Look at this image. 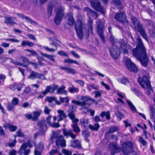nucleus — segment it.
Masks as SVG:
<instances>
[{
    "instance_id": "56",
    "label": "nucleus",
    "mask_w": 155,
    "mask_h": 155,
    "mask_svg": "<svg viewBox=\"0 0 155 155\" xmlns=\"http://www.w3.org/2000/svg\"><path fill=\"white\" fill-rule=\"evenodd\" d=\"M25 116L27 119L29 120L31 119L32 120V118L33 117L32 115L31 114H26L25 115Z\"/></svg>"
},
{
    "instance_id": "54",
    "label": "nucleus",
    "mask_w": 155,
    "mask_h": 155,
    "mask_svg": "<svg viewBox=\"0 0 155 155\" xmlns=\"http://www.w3.org/2000/svg\"><path fill=\"white\" fill-rule=\"evenodd\" d=\"M27 36L29 38L34 41H36V39L34 35L32 34H29L27 35Z\"/></svg>"
},
{
    "instance_id": "8",
    "label": "nucleus",
    "mask_w": 155,
    "mask_h": 155,
    "mask_svg": "<svg viewBox=\"0 0 155 155\" xmlns=\"http://www.w3.org/2000/svg\"><path fill=\"white\" fill-rule=\"evenodd\" d=\"M131 20L134 24L135 29L139 31L142 37L147 41H148V39L144 31L142 26L139 24V21L134 17H133Z\"/></svg>"
},
{
    "instance_id": "6",
    "label": "nucleus",
    "mask_w": 155,
    "mask_h": 155,
    "mask_svg": "<svg viewBox=\"0 0 155 155\" xmlns=\"http://www.w3.org/2000/svg\"><path fill=\"white\" fill-rule=\"evenodd\" d=\"M149 77L148 76H144L143 78L140 77L138 81L141 87L147 89V94L149 95L152 90L150 81Z\"/></svg>"
},
{
    "instance_id": "9",
    "label": "nucleus",
    "mask_w": 155,
    "mask_h": 155,
    "mask_svg": "<svg viewBox=\"0 0 155 155\" xmlns=\"http://www.w3.org/2000/svg\"><path fill=\"white\" fill-rule=\"evenodd\" d=\"M76 98L77 99L79 100H83V101H80L75 100H73L72 101V103L74 104H75L77 105H80L81 106H85L86 105L88 106H90L91 104L87 103L89 100V97L88 96H83L81 95H78Z\"/></svg>"
},
{
    "instance_id": "31",
    "label": "nucleus",
    "mask_w": 155,
    "mask_h": 155,
    "mask_svg": "<svg viewBox=\"0 0 155 155\" xmlns=\"http://www.w3.org/2000/svg\"><path fill=\"white\" fill-rule=\"evenodd\" d=\"M4 127H8L10 130L12 131H14L17 129L16 126H13L12 124H6L4 125Z\"/></svg>"
},
{
    "instance_id": "19",
    "label": "nucleus",
    "mask_w": 155,
    "mask_h": 155,
    "mask_svg": "<svg viewBox=\"0 0 155 155\" xmlns=\"http://www.w3.org/2000/svg\"><path fill=\"white\" fill-rule=\"evenodd\" d=\"M4 23L7 24L14 25L16 24L15 21L16 20V18L15 17H12L10 16H4Z\"/></svg>"
},
{
    "instance_id": "60",
    "label": "nucleus",
    "mask_w": 155,
    "mask_h": 155,
    "mask_svg": "<svg viewBox=\"0 0 155 155\" xmlns=\"http://www.w3.org/2000/svg\"><path fill=\"white\" fill-rule=\"evenodd\" d=\"M93 118L95 122H99L101 120L100 118L98 116H96L93 117Z\"/></svg>"
},
{
    "instance_id": "29",
    "label": "nucleus",
    "mask_w": 155,
    "mask_h": 155,
    "mask_svg": "<svg viewBox=\"0 0 155 155\" xmlns=\"http://www.w3.org/2000/svg\"><path fill=\"white\" fill-rule=\"evenodd\" d=\"M65 87L64 86H62L58 88H57V92L58 94H67V91L64 90Z\"/></svg>"
},
{
    "instance_id": "5",
    "label": "nucleus",
    "mask_w": 155,
    "mask_h": 155,
    "mask_svg": "<svg viewBox=\"0 0 155 155\" xmlns=\"http://www.w3.org/2000/svg\"><path fill=\"white\" fill-rule=\"evenodd\" d=\"M72 127L73 130L70 129L67 130L65 128L63 129V134L65 136H70L72 139H75L76 137V135L74 134L73 131L76 133H78L80 132L81 130L77 124H73Z\"/></svg>"
},
{
    "instance_id": "57",
    "label": "nucleus",
    "mask_w": 155,
    "mask_h": 155,
    "mask_svg": "<svg viewBox=\"0 0 155 155\" xmlns=\"http://www.w3.org/2000/svg\"><path fill=\"white\" fill-rule=\"evenodd\" d=\"M16 87L17 85L15 84H14L10 85L9 87L13 91L15 90L16 89Z\"/></svg>"
},
{
    "instance_id": "28",
    "label": "nucleus",
    "mask_w": 155,
    "mask_h": 155,
    "mask_svg": "<svg viewBox=\"0 0 155 155\" xmlns=\"http://www.w3.org/2000/svg\"><path fill=\"white\" fill-rule=\"evenodd\" d=\"M80 124L85 128L87 126L88 124L89 121L88 119L87 118H83L81 119L80 120Z\"/></svg>"
},
{
    "instance_id": "16",
    "label": "nucleus",
    "mask_w": 155,
    "mask_h": 155,
    "mask_svg": "<svg viewBox=\"0 0 155 155\" xmlns=\"http://www.w3.org/2000/svg\"><path fill=\"white\" fill-rule=\"evenodd\" d=\"M90 2L91 6L94 9L102 13H104V9L97 0H91Z\"/></svg>"
},
{
    "instance_id": "20",
    "label": "nucleus",
    "mask_w": 155,
    "mask_h": 155,
    "mask_svg": "<svg viewBox=\"0 0 155 155\" xmlns=\"http://www.w3.org/2000/svg\"><path fill=\"white\" fill-rule=\"evenodd\" d=\"M58 87L57 85H54L52 86H48L46 87L45 90L44 91V93L47 94L48 93H53Z\"/></svg>"
},
{
    "instance_id": "35",
    "label": "nucleus",
    "mask_w": 155,
    "mask_h": 155,
    "mask_svg": "<svg viewBox=\"0 0 155 155\" xmlns=\"http://www.w3.org/2000/svg\"><path fill=\"white\" fill-rule=\"evenodd\" d=\"M82 135L84 137L85 139L87 142H89V140L87 139V138L90 136V134L86 130H84L82 131Z\"/></svg>"
},
{
    "instance_id": "36",
    "label": "nucleus",
    "mask_w": 155,
    "mask_h": 155,
    "mask_svg": "<svg viewBox=\"0 0 155 155\" xmlns=\"http://www.w3.org/2000/svg\"><path fill=\"white\" fill-rule=\"evenodd\" d=\"M64 62L68 64H79L78 62L76 61L72 60L70 58L65 59L64 60Z\"/></svg>"
},
{
    "instance_id": "22",
    "label": "nucleus",
    "mask_w": 155,
    "mask_h": 155,
    "mask_svg": "<svg viewBox=\"0 0 155 155\" xmlns=\"http://www.w3.org/2000/svg\"><path fill=\"white\" fill-rule=\"evenodd\" d=\"M17 15L19 17L23 19H25L28 22H29L31 24L36 25H37V23L36 22L32 20L30 18L28 17L27 16H26L23 14H22L20 13H17Z\"/></svg>"
},
{
    "instance_id": "53",
    "label": "nucleus",
    "mask_w": 155,
    "mask_h": 155,
    "mask_svg": "<svg viewBox=\"0 0 155 155\" xmlns=\"http://www.w3.org/2000/svg\"><path fill=\"white\" fill-rule=\"evenodd\" d=\"M139 141L143 145L145 146L146 145L147 143L141 137H140Z\"/></svg>"
},
{
    "instance_id": "47",
    "label": "nucleus",
    "mask_w": 155,
    "mask_h": 155,
    "mask_svg": "<svg viewBox=\"0 0 155 155\" xmlns=\"http://www.w3.org/2000/svg\"><path fill=\"white\" fill-rule=\"evenodd\" d=\"M17 136L18 137H23L24 136V134L22 132L20 129H18L16 132Z\"/></svg>"
},
{
    "instance_id": "61",
    "label": "nucleus",
    "mask_w": 155,
    "mask_h": 155,
    "mask_svg": "<svg viewBox=\"0 0 155 155\" xmlns=\"http://www.w3.org/2000/svg\"><path fill=\"white\" fill-rule=\"evenodd\" d=\"M51 117V116L50 115L48 117H47L46 119V121L47 123L50 125H51V123L50 122V120Z\"/></svg>"
},
{
    "instance_id": "62",
    "label": "nucleus",
    "mask_w": 155,
    "mask_h": 155,
    "mask_svg": "<svg viewBox=\"0 0 155 155\" xmlns=\"http://www.w3.org/2000/svg\"><path fill=\"white\" fill-rule=\"evenodd\" d=\"M44 91L42 92L41 94H40L38 97H37V98L38 99H39L43 98L46 94L44 93Z\"/></svg>"
},
{
    "instance_id": "24",
    "label": "nucleus",
    "mask_w": 155,
    "mask_h": 155,
    "mask_svg": "<svg viewBox=\"0 0 155 155\" xmlns=\"http://www.w3.org/2000/svg\"><path fill=\"white\" fill-rule=\"evenodd\" d=\"M68 116L71 120L73 123H76L79 121V119L77 118H75V115L74 111H68Z\"/></svg>"
},
{
    "instance_id": "37",
    "label": "nucleus",
    "mask_w": 155,
    "mask_h": 155,
    "mask_svg": "<svg viewBox=\"0 0 155 155\" xmlns=\"http://www.w3.org/2000/svg\"><path fill=\"white\" fill-rule=\"evenodd\" d=\"M115 115L118 118V120H120L124 117L123 114L118 111L116 112Z\"/></svg>"
},
{
    "instance_id": "32",
    "label": "nucleus",
    "mask_w": 155,
    "mask_h": 155,
    "mask_svg": "<svg viewBox=\"0 0 155 155\" xmlns=\"http://www.w3.org/2000/svg\"><path fill=\"white\" fill-rule=\"evenodd\" d=\"M150 111L151 118L153 120V121L155 122V118L154 116H155V110L152 107H150Z\"/></svg>"
},
{
    "instance_id": "41",
    "label": "nucleus",
    "mask_w": 155,
    "mask_h": 155,
    "mask_svg": "<svg viewBox=\"0 0 155 155\" xmlns=\"http://www.w3.org/2000/svg\"><path fill=\"white\" fill-rule=\"evenodd\" d=\"M62 152L65 155H71L72 152L66 149H63L62 150Z\"/></svg>"
},
{
    "instance_id": "34",
    "label": "nucleus",
    "mask_w": 155,
    "mask_h": 155,
    "mask_svg": "<svg viewBox=\"0 0 155 155\" xmlns=\"http://www.w3.org/2000/svg\"><path fill=\"white\" fill-rule=\"evenodd\" d=\"M89 127L92 130L97 131L100 127V125L98 123H95L94 126L91 124L89 125Z\"/></svg>"
},
{
    "instance_id": "17",
    "label": "nucleus",
    "mask_w": 155,
    "mask_h": 155,
    "mask_svg": "<svg viewBox=\"0 0 155 155\" xmlns=\"http://www.w3.org/2000/svg\"><path fill=\"white\" fill-rule=\"evenodd\" d=\"M28 78L34 80L36 78L41 79L42 80L45 79V76L42 74L37 72L32 71L28 77Z\"/></svg>"
},
{
    "instance_id": "15",
    "label": "nucleus",
    "mask_w": 155,
    "mask_h": 155,
    "mask_svg": "<svg viewBox=\"0 0 155 155\" xmlns=\"http://www.w3.org/2000/svg\"><path fill=\"white\" fill-rule=\"evenodd\" d=\"M126 16L124 13L121 12L116 14L115 16V18L118 21H120L125 25H128V22L126 18Z\"/></svg>"
},
{
    "instance_id": "44",
    "label": "nucleus",
    "mask_w": 155,
    "mask_h": 155,
    "mask_svg": "<svg viewBox=\"0 0 155 155\" xmlns=\"http://www.w3.org/2000/svg\"><path fill=\"white\" fill-rule=\"evenodd\" d=\"M84 11L87 12L88 14L91 15L92 13H94V11L90 8L88 7H85L84 8Z\"/></svg>"
},
{
    "instance_id": "12",
    "label": "nucleus",
    "mask_w": 155,
    "mask_h": 155,
    "mask_svg": "<svg viewBox=\"0 0 155 155\" xmlns=\"http://www.w3.org/2000/svg\"><path fill=\"white\" fill-rule=\"evenodd\" d=\"M125 65L127 68L130 71L136 72L138 71V68L135 64L133 63L130 59L125 58L124 59Z\"/></svg>"
},
{
    "instance_id": "27",
    "label": "nucleus",
    "mask_w": 155,
    "mask_h": 155,
    "mask_svg": "<svg viewBox=\"0 0 155 155\" xmlns=\"http://www.w3.org/2000/svg\"><path fill=\"white\" fill-rule=\"evenodd\" d=\"M38 125L40 127V130L41 131H44L47 129L45 121H41L39 122Z\"/></svg>"
},
{
    "instance_id": "10",
    "label": "nucleus",
    "mask_w": 155,
    "mask_h": 155,
    "mask_svg": "<svg viewBox=\"0 0 155 155\" xmlns=\"http://www.w3.org/2000/svg\"><path fill=\"white\" fill-rule=\"evenodd\" d=\"M133 150V145L132 143L127 142L123 144L122 150L124 154L127 155L131 153Z\"/></svg>"
},
{
    "instance_id": "43",
    "label": "nucleus",
    "mask_w": 155,
    "mask_h": 155,
    "mask_svg": "<svg viewBox=\"0 0 155 155\" xmlns=\"http://www.w3.org/2000/svg\"><path fill=\"white\" fill-rule=\"evenodd\" d=\"M78 91V88L74 87H70L69 90V91L71 93L77 92Z\"/></svg>"
},
{
    "instance_id": "4",
    "label": "nucleus",
    "mask_w": 155,
    "mask_h": 155,
    "mask_svg": "<svg viewBox=\"0 0 155 155\" xmlns=\"http://www.w3.org/2000/svg\"><path fill=\"white\" fill-rule=\"evenodd\" d=\"M116 45L117 44L113 45L110 49L111 55L114 59H117L119 58L120 51L124 54H127L131 50V47L128 44L124 42L120 44L119 50Z\"/></svg>"
},
{
    "instance_id": "30",
    "label": "nucleus",
    "mask_w": 155,
    "mask_h": 155,
    "mask_svg": "<svg viewBox=\"0 0 155 155\" xmlns=\"http://www.w3.org/2000/svg\"><path fill=\"white\" fill-rule=\"evenodd\" d=\"M118 81L120 83L125 85L127 84L129 82L128 79L124 77L119 78L118 79Z\"/></svg>"
},
{
    "instance_id": "33",
    "label": "nucleus",
    "mask_w": 155,
    "mask_h": 155,
    "mask_svg": "<svg viewBox=\"0 0 155 155\" xmlns=\"http://www.w3.org/2000/svg\"><path fill=\"white\" fill-rule=\"evenodd\" d=\"M41 54L44 56L46 58H48L51 61H53V62H55V59L54 58V56L51 55H49L45 54H44L42 53H41Z\"/></svg>"
},
{
    "instance_id": "3",
    "label": "nucleus",
    "mask_w": 155,
    "mask_h": 155,
    "mask_svg": "<svg viewBox=\"0 0 155 155\" xmlns=\"http://www.w3.org/2000/svg\"><path fill=\"white\" fill-rule=\"evenodd\" d=\"M54 8L56 15L54 18V21L57 25L60 24L64 15L63 8L61 7L60 3L54 1L48 6V13L51 15L52 12V9Z\"/></svg>"
},
{
    "instance_id": "40",
    "label": "nucleus",
    "mask_w": 155,
    "mask_h": 155,
    "mask_svg": "<svg viewBox=\"0 0 155 155\" xmlns=\"http://www.w3.org/2000/svg\"><path fill=\"white\" fill-rule=\"evenodd\" d=\"M60 101L61 103L65 102L68 103L69 101V97H66L65 98H63L61 97H60Z\"/></svg>"
},
{
    "instance_id": "58",
    "label": "nucleus",
    "mask_w": 155,
    "mask_h": 155,
    "mask_svg": "<svg viewBox=\"0 0 155 155\" xmlns=\"http://www.w3.org/2000/svg\"><path fill=\"white\" fill-rule=\"evenodd\" d=\"M71 54L75 58H79L80 57V56L77 53H76L74 51H71Z\"/></svg>"
},
{
    "instance_id": "2",
    "label": "nucleus",
    "mask_w": 155,
    "mask_h": 155,
    "mask_svg": "<svg viewBox=\"0 0 155 155\" xmlns=\"http://www.w3.org/2000/svg\"><path fill=\"white\" fill-rule=\"evenodd\" d=\"M137 48L133 51V56L139 59L141 64L144 67H146L148 62L147 56L145 48L140 38L137 39Z\"/></svg>"
},
{
    "instance_id": "64",
    "label": "nucleus",
    "mask_w": 155,
    "mask_h": 155,
    "mask_svg": "<svg viewBox=\"0 0 155 155\" xmlns=\"http://www.w3.org/2000/svg\"><path fill=\"white\" fill-rule=\"evenodd\" d=\"M51 125L53 127L58 128L60 126V124L58 123H54Z\"/></svg>"
},
{
    "instance_id": "42",
    "label": "nucleus",
    "mask_w": 155,
    "mask_h": 155,
    "mask_svg": "<svg viewBox=\"0 0 155 155\" xmlns=\"http://www.w3.org/2000/svg\"><path fill=\"white\" fill-rule=\"evenodd\" d=\"M19 102V100L18 98L16 97H14L13 98L12 101V103L14 105H18Z\"/></svg>"
},
{
    "instance_id": "63",
    "label": "nucleus",
    "mask_w": 155,
    "mask_h": 155,
    "mask_svg": "<svg viewBox=\"0 0 155 155\" xmlns=\"http://www.w3.org/2000/svg\"><path fill=\"white\" fill-rule=\"evenodd\" d=\"M76 82L79 84L81 86L84 85V82L81 80H78L76 81Z\"/></svg>"
},
{
    "instance_id": "25",
    "label": "nucleus",
    "mask_w": 155,
    "mask_h": 155,
    "mask_svg": "<svg viewBox=\"0 0 155 155\" xmlns=\"http://www.w3.org/2000/svg\"><path fill=\"white\" fill-rule=\"evenodd\" d=\"M71 147L78 149L82 148L80 142L78 140H76L71 141Z\"/></svg>"
},
{
    "instance_id": "59",
    "label": "nucleus",
    "mask_w": 155,
    "mask_h": 155,
    "mask_svg": "<svg viewBox=\"0 0 155 155\" xmlns=\"http://www.w3.org/2000/svg\"><path fill=\"white\" fill-rule=\"evenodd\" d=\"M94 93L95 94V97L96 98L101 96V93L99 91H94Z\"/></svg>"
},
{
    "instance_id": "26",
    "label": "nucleus",
    "mask_w": 155,
    "mask_h": 155,
    "mask_svg": "<svg viewBox=\"0 0 155 155\" xmlns=\"http://www.w3.org/2000/svg\"><path fill=\"white\" fill-rule=\"evenodd\" d=\"M42 111L41 110L38 111L36 110L34 111L32 114L33 118L32 121H35L38 120V117H39L41 115Z\"/></svg>"
},
{
    "instance_id": "21",
    "label": "nucleus",
    "mask_w": 155,
    "mask_h": 155,
    "mask_svg": "<svg viewBox=\"0 0 155 155\" xmlns=\"http://www.w3.org/2000/svg\"><path fill=\"white\" fill-rule=\"evenodd\" d=\"M58 115L57 117L58 118V121L59 122L63 120L67 117V115L64 110H57Z\"/></svg>"
},
{
    "instance_id": "11",
    "label": "nucleus",
    "mask_w": 155,
    "mask_h": 155,
    "mask_svg": "<svg viewBox=\"0 0 155 155\" xmlns=\"http://www.w3.org/2000/svg\"><path fill=\"white\" fill-rule=\"evenodd\" d=\"M53 136L54 137L57 138L56 144L58 147H64L66 146V141L63 136L60 135L57 133H54L53 134Z\"/></svg>"
},
{
    "instance_id": "51",
    "label": "nucleus",
    "mask_w": 155,
    "mask_h": 155,
    "mask_svg": "<svg viewBox=\"0 0 155 155\" xmlns=\"http://www.w3.org/2000/svg\"><path fill=\"white\" fill-rule=\"evenodd\" d=\"M14 105L12 104L8 103L7 105V109L8 110L10 111L12 110L14 107Z\"/></svg>"
},
{
    "instance_id": "18",
    "label": "nucleus",
    "mask_w": 155,
    "mask_h": 155,
    "mask_svg": "<svg viewBox=\"0 0 155 155\" xmlns=\"http://www.w3.org/2000/svg\"><path fill=\"white\" fill-rule=\"evenodd\" d=\"M27 147L28 144L27 143L22 144L21 146L18 153L20 155L23 154L24 155H28L30 152V150L26 149V148Z\"/></svg>"
},
{
    "instance_id": "46",
    "label": "nucleus",
    "mask_w": 155,
    "mask_h": 155,
    "mask_svg": "<svg viewBox=\"0 0 155 155\" xmlns=\"http://www.w3.org/2000/svg\"><path fill=\"white\" fill-rule=\"evenodd\" d=\"M46 100L49 103H51L54 101H55V98L54 97H47L46 98Z\"/></svg>"
},
{
    "instance_id": "7",
    "label": "nucleus",
    "mask_w": 155,
    "mask_h": 155,
    "mask_svg": "<svg viewBox=\"0 0 155 155\" xmlns=\"http://www.w3.org/2000/svg\"><path fill=\"white\" fill-rule=\"evenodd\" d=\"M114 94L119 97L117 98V102L124 104L125 101L129 105L131 110L134 112H136L137 110L136 108L130 101L125 98V95L124 94L117 91L115 92Z\"/></svg>"
},
{
    "instance_id": "39",
    "label": "nucleus",
    "mask_w": 155,
    "mask_h": 155,
    "mask_svg": "<svg viewBox=\"0 0 155 155\" xmlns=\"http://www.w3.org/2000/svg\"><path fill=\"white\" fill-rule=\"evenodd\" d=\"M68 22L69 25H72L74 24V20L72 16H70L69 17Z\"/></svg>"
},
{
    "instance_id": "1",
    "label": "nucleus",
    "mask_w": 155,
    "mask_h": 155,
    "mask_svg": "<svg viewBox=\"0 0 155 155\" xmlns=\"http://www.w3.org/2000/svg\"><path fill=\"white\" fill-rule=\"evenodd\" d=\"M92 20L89 18L88 22V26L86 27L85 24L81 21H78L75 25V29L78 38L82 39L84 36L87 38L90 33L93 34V29L92 26Z\"/></svg>"
},
{
    "instance_id": "49",
    "label": "nucleus",
    "mask_w": 155,
    "mask_h": 155,
    "mask_svg": "<svg viewBox=\"0 0 155 155\" xmlns=\"http://www.w3.org/2000/svg\"><path fill=\"white\" fill-rule=\"evenodd\" d=\"M108 83V84H107V90H109L110 87H111L112 86V83L111 80L109 79H107V83Z\"/></svg>"
},
{
    "instance_id": "48",
    "label": "nucleus",
    "mask_w": 155,
    "mask_h": 155,
    "mask_svg": "<svg viewBox=\"0 0 155 155\" xmlns=\"http://www.w3.org/2000/svg\"><path fill=\"white\" fill-rule=\"evenodd\" d=\"M16 143V140L15 138L11 142L9 143L8 144V146L11 147H14Z\"/></svg>"
},
{
    "instance_id": "45",
    "label": "nucleus",
    "mask_w": 155,
    "mask_h": 155,
    "mask_svg": "<svg viewBox=\"0 0 155 155\" xmlns=\"http://www.w3.org/2000/svg\"><path fill=\"white\" fill-rule=\"evenodd\" d=\"M119 130V128L117 127H111L109 130V133H113Z\"/></svg>"
},
{
    "instance_id": "14",
    "label": "nucleus",
    "mask_w": 155,
    "mask_h": 155,
    "mask_svg": "<svg viewBox=\"0 0 155 155\" xmlns=\"http://www.w3.org/2000/svg\"><path fill=\"white\" fill-rule=\"evenodd\" d=\"M21 58L22 60L23 63H20L17 61H14L12 58H8L7 59H10L11 60V62L12 64L16 65L21 66L24 67H27L29 64L30 62L29 61L28 59L26 57H21Z\"/></svg>"
},
{
    "instance_id": "38",
    "label": "nucleus",
    "mask_w": 155,
    "mask_h": 155,
    "mask_svg": "<svg viewBox=\"0 0 155 155\" xmlns=\"http://www.w3.org/2000/svg\"><path fill=\"white\" fill-rule=\"evenodd\" d=\"M25 50L29 52H30L31 53V55H29V56H37V54L36 52L34 51L28 49H27Z\"/></svg>"
},
{
    "instance_id": "23",
    "label": "nucleus",
    "mask_w": 155,
    "mask_h": 155,
    "mask_svg": "<svg viewBox=\"0 0 155 155\" xmlns=\"http://www.w3.org/2000/svg\"><path fill=\"white\" fill-rule=\"evenodd\" d=\"M59 68L62 70H64L68 73L74 74L77 73L75 70L74 68H71L67 67L61 66Z\"/></svg>"
},
{
    "instance_id": "55",
    "label": "nucleus",
    "mask_w": 155,
    "mask_h": 155,
    "mask_svg": "<svg viewBox=\"0 0 155 155\" xmlns=\"http://www.w3.org/2000/svg\"><path fill=\"white\" fill-rule=\"evenodd\" d=\"M50 111V110L48 108V107L47 106L45 107V110H44V113L47 114H49Z\"/></svg>"
},
{
    "instance_id": "13",
    "label": "nucleus",
    "mask_w": 155,
    "mask_h": 155,
    "mask_svg": "<svg viewBox=\"0 0 155 155\" xmlns=\"http://www.w3.org/2000/svg\"><path fill=\"white\" fill-rule=\"evenodd\" d=\"M97 30L98 34L103 42L105 43V41L103 35V30L104 28V24L103 22L100 21H97Z\"/></svg>"
},
{
    "instance_id": "52",
    "label": "nucleus",
    "mask_w": 155,
    "mask_h": 155,
    "mask_svg": "<svg viewBox=\"0 0 155 155\" xmlns=\"http://www.w3.org/2000/svg\"><path fill=\"white\" fill-rule=\"evenodd\" d=\"M58 54L62 56H65L66 57H68V55L65 53L64 51H61L58 52Z\"/></svg>"
},
{
    "instance_id": "50",
    "label": "nucleus",
    "mask_w": 155,
    "mask_h": 155,
    "mask_svg": "<svg viewBox=\"0 0 155 155\" xmlns=\"http://www.w3.org/2000/svg\"><path fill=\"white\" fill-rule=\"evenodd\" d=\"M43 48L47 51L53 52L56 51V50L52 48H49L47 46H44Z\"/></svg>"
}]
</instances>
